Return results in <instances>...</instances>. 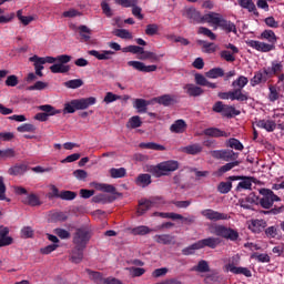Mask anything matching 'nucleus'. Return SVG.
<instances>
[{
  "mask_svg": "<svg viewBox=\"0 0 284 284\" xmlns=\"http://www.w3.org/2000/svg\"><path fill=\"white\" fill-rule=\"evenodd\" d=\"M165 201L161 197H153L151 200H145L146 210H152V207H159V205H163Z\"/></svg>",
  "mask_w": 284,
  "mask_h": 284,
  "instance_id": "obj_50",
  "label": "nucleus"
},
{
  "mask_svg": "<svg viewBox=\"0 0 284 284\" xmlns=\"http://www.w3.org/2000/svg\"><path fill=\"white\" fill-rule=\"evenodd\" d=\"M38 110H41L42 113H37L34 115L36 121L45 122L49 116H54L55 114H61V110L54 109V106L50 104H44L38 106Z\"/></svg>",
  "mask_w": 284,
  "mask_h": 284,
  "instance_id": "obj_8",
  "label": "nucleus"
},
{
  "mask_svg": "<svg viewBox=\"0 0 284 284\" xmlns=\"http://www.w3.org/2000/svg\"><path fill=\"white\" fill-rule=\"evenodd\" d=\"M17 17L22 26H30L36 19L34 16H23V10L21 9L17 11Z\"/></svg>",
  "mask_w": 284,
  "mask_h": 284,
  "instance_id": "obj_43",
  "label": "nucleus"
},
{
  "mask_svg": "<svg viewBox=\"0 0 284 284\" xmlns=\"http://www.w3.org/2000/svg\"><path fill=\"white\" fill-rule=\"evenodd\" d=\"M92 186L94 187V190H98L99 192H106V194H115V196H123V194L116 192V187H114V185L112 184L93 182Z\"/></svg>",
  "mask_w": 284,
  "mask_h": 284,
  "instance_id": "obj_14",
  "label": "nucleus"
},
{
  "mask_svg": "<svg viewBox=\"0 0 284 284\" xmlns=\"http://www.w3.org/2000/svg\"><path fill=\"white\" fill-rule=\"evenodd\" d=\"M152 183V175L145 173V174H140L136 179V184L141 185L142 187H148Z\"/></svg>",
  "mask_w": 284,
  "mask_h": 284,
  "instance_id": "obj_44",
  "label": "nucleus"
},
{
  "mask_svg": "<svg viewBox=\"0 0 284 284\" xmlns=\"http://www.w3.org/2000/svg\"><path fill=\"white\" fill-rule=\"evenodd\" d=\"M19 132H37V126L34 124L24 123L17 128Z\"/></svg>",
  "mask_w": 284,
  "mask_h": 284,
  "instance_id": "obj_64",
  "label": "nucleus"
},
{
  "mask_svg": "<svg viewBox=\"0 0 284 284\" xmlns=\"http://www.w3.org/2000/svg\"><path fill=\"white\" fill-rule=\"evenodd\" d=\"M83 252H85V248L74 246L70 254L71 263H75V264L81 263V261H83Z\"/></svg>",
  "mask_w": 284,
  "mask_h": 284,
  "instance_id": "obj_24",
  "label": "nucleus"
},
{
  "mask_svg": "<svg viewBox=\"0 0 284 284\" xmlns=\"http://www.w3.org/2000/svg\"><path fill=\"white\" fill-rule=\"evenodd\" d=\"M189 97H201L205 91L195 84L189 83L183 87Z\"/></svg>",
  "mask_w": 284,
  "mask_h": 284,
  "instance_id": "obj_23",
  "label": "nucleus"
},
{
  "mask_svg": "<svg viewBox=\"0 0 284 284\" xmlns=\"http://www.w3.org/2000/svg\"><path fill=\"white\" fill-rule=\"evenodd\" d=\"M205 77L207 79H219L220 77H225V71L221 68H213L205 73Z\"/></svg>",
  "mask_w": 284,
  "mask_h": 284,
  "instance_id": "obj_41",
  "label": "nucleus"
},
{
  "mask_svg": "<svg viewBox=\"0 0 284 284\" xmlns=\"http://www.w3.org/2000/svg\"><path fill=\"white\" fill-rule=\"evenodd\" d=\"M281 99V93H278V89L275 85L268 87V100L274 103V101H278Z\"/></svg>",
  "mask_w": 284,
  "mask_h": 284,
  "instance_id": "obj_51",
  "label": "nucleus"
},
{
  "mask_svg": "<svg viewBox=\"0 0 284 284\" xmlns=\"http://www.w3.org/2000/svg\"><path fill=\"white\" fill-rule=\"evenodd\" d=\"M261 38L268 41V43H272V45H274V43H276V41H278L276 33H274V31H272V30H264L261 33Z\"/></svg>",
  "mask_w": 284,
  "mask_h": 284,
  "instance_id": "obj_40",
  "label": "nucleus"
},
{
  "mask_svg": "<svg viewBox=\"0 0 284 284\" xmlns=\"http://www.w3.org/2000/svg\"><path fill=\"white\" fill-rule=\"evenodd\" d=\"M88 53L90 57H95L99 61H110V59H112V54H115L114 51L111 50H104L102 52L90 50Z\"/></svg>",
  "mask_w": 284,
  "mask_h": 284,
  "instance_id": "obj_18",
  "label": "nucleus"
},
{
  "mask_svg": "<svg viewBox=\"0 0 284 284\" xmlns=\"http://www.w3.org/2000/svg\"><path fill=\"white\" fill-rule=\"evenodd\" d=\"M267 239H276L278 236V226H268L265 229Z\"/></svg>",
  "mask_w": 284,
  "mask_h": 284,
  "instance_id": "obj_62",
  "label": "nucleus"
},
{
  "mask_svg": "<svg viewBox=\"0 0 284 284\" xmlns=\"http://www.w3.org/2000/svg\"><path fill=\"white\" fill-rule=\"evenodd\" d=\"M248 83V80L246 77L241 75L237 80H234L232 82V88L234 90H240V92H243V87Z\"/></svg>",
  "mask_w": 284,
  "mask_h": 284,
  "instance_id": "obj_47",
  "label": "nucleus"
},
{
  "mask_svg": "<svg viewBox=\"0 0 284 284\" xmlns=\"http://www.w3.org/2000/svg\"><path fill=\"white\" fill-rule=\"evenodd\" d=\"M138 59H140V61H148L149 59L152 61V63L160 61V58L156 55V53L152 51H145V49H142V53L138 57Z\"/></svg>",
  "mask_w": 284,
  "mask_h": 284,
  "instance_id": "obj_35",
  "label": "nucleus"
},
{
  "mask_svg": "<svg viewBox=\"0 0 284 284\" xmlns=\"http://www.w3.org/2000/svg\"><path fill=\"white\" fill-rule=\"evenodd\" d=\"M85 272L89 275V278L91 281H93V283H95V284H105V278L106 277H103V273L92 271L90 268H87Z\"/></svg>",
  "mask_w": 284,
  "mask_h": 284,
  "instance_id": "obj_26",
  "label": "nucleus"
},
{
  "mask_svg": "<svg viewBox=\"0 0 284 284\" xmlns=\"http://www.w3.org/2000/svg\"><path fill=\"white\" fill-rule=\"evenodd\" d=\"M110 174L112 179H123V176H125L126 171L125 168H120V169H111L110 170Z\"/></svg>",
  "mask_w": 284,
  "mask_h": 284,
  "instance_id": "obj_54",
  "label": "nucleus"
},
{
  "mask_svg": "<svg viewBox=\"0 0 284 284\" xmlns=\"http://www.w3.org/2000/svg\"><path fill=\"white\" fill-rule=\"evenodd\" d=\"M184 154H191L192 156H196V154H201L203 152V146L199 143L186 145L182 149Z\"/></svg>",
  "mask_w": 284,
  "mask_h": 284,
  "instance_id": "obj_28",
  "label": "nucleus"
},
{
  "mask_svg": "<svg viewBox=\"0 0 284 284\" xmlns=\"http://www.w3.org/2000/svg\"><path fill=\"white\" fill-rule=\"evenodd\" d=\"M211 234H214L215 236H221L222 239H227L229 241H239V232L223 225L212 226Z\"/></svg>",
  "mask_w": 284,
  "mask_h": 284,
  "instance_id": "obj_5",
  "label": "nucleus"
},
{
  "mask_svg": "<svg viewBox=\"0 0 284 284\" xmlns=\"http://www.w3.org/2000/svg\"><path fill=\"white\" fill-rule=\"evenodd\" d=\"M22 203L24 205H30L31 207H37L41 205V200H39V196H37V194L31 193L22 200Z\"/></svg>",
  "mask_w": 284,
  "mask_h": 284,
  "instance_id": "obj_33",
  "label": "nucleus"
},
{
  "mask_svg": "<svg viewBox=\"0 0 284 284\" xmlns=\"http://www.w3.org/2000/svg\"><path fill=\"white\" fill-rule=\"evenodd\" d=\"M220 243H221V240L214 236H210V237L197 241V244L200 245V250H203V247H210L211 250H216Z\"/></svg>",
  "mask_w": 284,
  "mask_h": 284,
  "instance_id": "obj_13",
  "label": "nucleus"
},
{
  "mask_svg": "<svg viewBox=\"0 0 284 284\" xmlns=\"http://www.w3.org/2000/svg\"><path fill=\"white\" fill-rule=\"evenodd\" d=\"M50 71L53 74H65L67 72H70V65L55 63V64L50 67Z\"/></svg>",
  "mask_w": 284,
  "mask_h": 284,
  "instance_id": "obj_37",
  "label": "nucleus"
},
{
  "mask_svg": "<svg viewBox=\"0 0 284 284\" xmlns=\"http://www.w3.org/2000/svg\"><path fill=\"white\" fill-rule=\"evenodd\" d=\"M148 105H150V101L144 99H135L133 104L140 114L148 112Z\"/></svg>",
  "mask_w": 284,
  "mask_h": 284,
  "instance_id": "obj_36",
  "label": "nucleus"
},
{
  "mask_svg": "<svg viewBox=\"0 0 284 284\" xmlns=\"http://www.w3.org/2000/svg\"><path fill=\"white\" fill-rule=\"evenodd\" d=\"M122 52H130L131 54H142L143 47L129 45L122 49Z\"/></svg>",
  "mask_w": 284,
  "mask_h": 284,
  "instance_id": "obj_60",
  "label": "nucleus"
},
{
  "mask_svg": "<svg viewBox=\"0 0 284 284\" xmlns=\"http://www.w3.org/2000/svg\"><path fill=\"white\" fill-rule=\"evenodd\" d=\"M226 148H231L232 150L243 151V143L237 139L231 138L226 141Z\"/></svg>",
  "mask_w": 284,
  "mask_h": 284,
  "instance_id": "obj_49",
  "label": "nucleus"
},
{
  "mask_svg": "<svg viewBox=\"0 0 284 284\" xmlns=\"http://www.w3.org/2000/svg\"><path fill=\"white\" fill-rule=\"evenodd\" d=\"M143 125V121H141V116L134 115L129 119L126 123V128H130L131 130H136V128H141Z\"/></svg>",
  "mask_w": 284,
  "mask_h": 284,
  "instance_id": "obj_42",
  "label": "nucleus"
},
{
  "mask_svg": "<svg viewBox=\"0 0 284 284\" xmlns=\"http://www.w3.org/2000/svg\"><path fill=\"white\" fill-rule=\"evenodd\" d=\"M256 125L257 128L266 130V132H274L276 130V122H274V120H260Z\"/></svg>",
  "mask_w": 284,
  "mask_h": 284,
  "instance_id": "obj_31",
  "label": "nucleus"
},
{
  "mask_svg": "<svg viewBox=\"0 0 284 284\" xmlns=\"http://www.w3.org/2000/svg\"><path fill=\"white\" fill-rule=\"evenodd\" d=\"M65 88H69L71 90H77V88H81L83 85V80L81 79H74V80H69L64 82Z\"/></svg>",
  "mask_w": 284,
  "mask_h": 284,
  "instance_id": "obj_56",
  "label": "nucleus"
},
{
  "mask_svg": "<svg viewBox=\"0 0 284 284\" xmlns=\"http://www.w3.org/2000/svg\"><path fill=\"white\" fill-rule=\"evenodd\" d=\"M8 172L11 176H21L22 174H26V172H28V165L26 164L14 165V166H11Z\"/></svg>",
  "mask_w": 284,
  "mask_h": 284,
  "instance_id": "obj_34",
  "label": "nucleus"
},
{
  "mask_svg": "<svg viewBox=\"0 0 284 284\" xmlns=\"http://www.w3.org/2000/svg\"><path fill=\"white\" fill-rule=\"evenodd\" d=\"M126 271L130 273V276H132V278H136L145 274V268H141V267H134V266L126 267Z\"/></svg>",
  "mask_w": 284,
  "mask_h": 284,
  "instance_id": "obj_53",
  "label": "nucleus"
},
{
  "mask_svg": "<svg viewBox=\"0 0 284 284\" xmlns=\"http://www.w3.org/2000/svg\"><path fill=\"white\" fill-rule=\"evenodd\" d=\"M241 165L240 161H233L224 164L219 169L220 174H225V172H230V170H234V168Z\"/></svg>",
  "mask_w": 284,
  "mask_h": 284,
  "instance_id": "obj_52",
  "label": "nucleus"
},
{
  "mask_svg": "<svg viewBox=\"0 0 284 284\" xmlns=\"http://www.w3.org/2000/svg\"><path fill=\"white\" fill-rule=\"evenodd\" d=\"M90 239H92V233H90L85 227H80L73 233L72 243L74 247H82L85 250L88 247V243H90Z\"/></svg>",
  "mask_w": 284,
  "mask_h": 284,
  "instance_id": "obj_4",
  "label": "nucleus"
},
{
  "mask_svg": "<svg viewBox=\"0 0 284 284\" xmlns=\"http://www.w3.org/2000/svg\"><path fill=\"white\" fill-rule=\"evenodd\" d=\"M113 34H115V37H119L120 39H132V33H130V31L125 29H116L115 31H113Z\"/></svg>",
  "mask_w": 284,
  "mask_h": 284,
  "instance_id": "obj_61",
  "label": "nucleus"
},
{
  "mask_svg": "<svg viewBox=\"0 0 284 284\" xmlns=\"http://www.w3.org/2000/svg\"><path fill=\"white\" fill-rule=\"evenodd\" d=\"M247 95L243 94V91L239 89H233L230 91V100L231 101H247Z\"/></svg>",
  "mask_w": 284,
  "mask_h": 284,
  "instance_id": "obj_39",
  "label": "nucleus"
},
{
  "mask_svg": "<svg viewBox=\"0 0 284 284\" xmlns=\"http://www.w3.org/2000/svg\"><path fill=\"white\" fill-rule=\"evenodd\" d=\"M171 132L174 134H183L185 130H187V123L184 122V120H176L171 126Z\"/></svg>",
  "mask_w": 284,
  "mask_h": 284,
  "instance_id": "obj_29",
  "label": "nucleus"
},
{
  "mask_svg": "<svg viewBox=\"0 0 284 284\" xmlns=\"http://www.w3.org/2000/svg\"><path fill=\"white\" fill-rule=\"evenodd\" d=\"M153 101H155V103H159L160 105H164V108H169V105H174V103H176V97L171 94H164L154 98Z\"/></svg>",
  "mask_w": 284,
  "mask_h": 284,
  "instance_id": "obj_19",
  "label": "nucleus"
},
{
  "mask_svg": "<svg viewBox=\"0 0 284 284\" xmlns=\"http://www.w3.org/2000/svg\"><path fill=\"white\" fill-rule=\"evenodd\" d=\"M94 103H97L94 97L71 100L64 104L63 114H74L75 110H88Z\"/></svg>",
  "mask_w": 284,
  "mask_h": 284,
  "instance_id": "obj_2",
  "label": "nucleus"
},
{
  "mask_svg": "<svg viewBox=\"0 0 284 284\" xmlns=\"http://www.w3.org/2000/svg\"><path fill=\"white\" fill-rule=\"evenodd\" d=\"M192 272H197L199 274H207V272H211L210 263L205 260H201L197 262V265L192 267Z\"/></svg>",
  "mask_w": 284,
  "mask_h": 284,
  "instance_id": "obj_32",
  "label": "nucleus"
},
{
  "mask_svg": "<svg viewBox=\"0 0 284 284\" xmlns=\"http://www.w3.org/2000/svg\"><path fill=\"white\" fill-rule=\"evenodd\" d=\"M250 47L254 48L258 52H272V50H274V44H270L261 41H254V40H251Z\"/></svg>",
  "mask_w": 284,
  "mask_h": 284,
  "instance_id": "obj_20",
  "label": "nucleus"
},
{
  "mask_svg": "<svg viewBox=\"0 0 284 284\" xmlns=\"http://www.w3.org/2000/svg\"><path fill=\"white\" fill-rule=\"evenodd\" d=\"M222 19H223V16H221V13L210 12L202 17V23L206 22V23H213V26H219Z\"/></svg>",
  "mask_w": 284,
  "mask_h": 284,
  "instance_id": "obj_21",
  "label": "nucleus"
},
{
  "mask_svg": "<svg viewBox=\"0 0 284 284\" xmlns=\"http://www.w3.org/2000/svg\"><path fill=\"white\" fill-rule=\"evenodd\" d=\"M232 190V182H221L217 186L220 194H227Z\"/></svg>",
  "mask_w": 284,
  "mask_h": 284,
  "instance_id": "obj_58",
  "label": "nucleus"
},
{
  "mask_svg": "<svg viewBox=\"0 0 284 284\" xmlns=\"http://www.w3.org/2000/svg\"><path fill=\"white\" fill-rule=\"evenodd\" d=\"M205 136H213L214 139H219L221 136H224V139H227L230 136V133L222 131L219 128H209L204 130Z\"/></svg>",
  "mask_w": 284,
  "mask_h": 284,
  "instance_id": "obj_25",
  "label": "nucleus"
},
{
  "mask_svg": "<svg viewBox=\"0 0 284 284\" xmlns=\"http://www.w3.org/2000/svg\"><path fill=\"white\" fill-rule=\"evenodd\" d=\"M217 26L222 28V30H225V32H236V26L233 22L227 21L223 18Z\"/></svg>",
  "mask_w": 284,
  "mask_h": 284,
  "instance_id": "obj_45",
  "label": "nucleus"
},
{
  "mask_svg": "<svg viewBox=\"0 0 284 284\" xmlns=\"http://www.w3.org/2000/svg\"><path fill=\"white\" fill-rule=\"evenodd\" d=\"M267 227V222L265 220H252L251 222V231L254 234H261L263 230Z\"/></svg>",
  "mask_w": 284,
  "mask_h": 284,
  "instance_id": "obj_27",
  "label": "nucleus"
},
{
  "mask_svg": "<svg viewBox=\"0 0 284 284\" xmlns=\"http://www.w3.org/2000/svg\"><path fill=\"white\" fill-rule=\"evenodd\" d=\"M239 263H241V256L239 254L233 255L229 258V263L225 264V272H231L232 274H243L244 276H250V270L245 267H237Z\"/></svg>",
  "mask_w": 284,
  "mask_h": 284,
  "instance_id": "obj_7",
  "label": "nucleus"
},
{
  "mask_svg": "<svg viewBox=\"0 0 284 284\" xmlns=\"http://www.w3.org/2000/svg\"><path fill=\"white\" fill-rule=\"evenodd\" d=\"M118 6H122V8H134V6H139V0H114Z\"/></svg>",
  "mask_w": 284,
  "mask_h": 284,
  "instance_id": "obj_55",
  "label": "nucleus"
},
{
  "mask_svg": "<svg viewBox=\"0 0 284 284\" xmlns=\"http://www.w3.org/2000/svg\"><path fill=\"white\" fill-rule=\"evenodd\" d=\"M210 154L213 159H217V160L221 159L222 161L234 162L236 161V159H239V153L230 149L210 151Z\"/></svg>",
  "mask_w": 284,
  "mask_h": 284,
  "instance_id": "obj_9",
  "label": "nucleus"
},
{
  "mask_svg": "<svg viewBox=\"0 0 284 284\" xmlns=\"http://www.w3.org/2000/svg\"><path fill=\"white\" fill-rule=\"evenodd\" d=\"M184 17L190 19L191 23H203V17H201V12L194 8L185 9Z\"/></svg>",
  "mask_w": 284,
  "mask_h": 284,
  "instance_id": "obj_16",
  "label": "nucleus"
},
{
  "mask_svg": "<svg viewBox=\"0 0 284 284\" xmlns=\"http://www.w3.org/2000/svg\"><path fill=\"white\" fill-rule=\"evenodd\" d=\"M196 250H201V246L199 245V242H195L191 244L190 246H186L182 250L183 256H192L193 254H196Z\"/></svg>",
  "mask_w": 284,
  "mask_h": 284,
  "instance_id": "obj_46",
  "label": "nucleus"
},
{
  "mask_svg": "<svg viewBox=\"0 0 284 284\" xmlns=\"http://www.w3.org/2000/svg\"><path fill=\"white\" fill-rule=\"evenodd\" d=\"M78 30L82 41H90L91 39L90 34H92V30H90L88 26L82 24L78 28Z\"/></svg>",
  "mask_w": 284,
  "mask_h": 284,
  "instance_id": "obj_48",
  "label": "nucleus"
},
{
  "mask_svg": "<svg viewBox=\"0 0 284 284\" xmlns=\"http://www.w3.org/2000/svg\"><path fill=\"white\" fill-rule=\"evenodd\" d=\"M145 34L148 37H154V34H159V24L151 23L146 26Z\"/></svg>",
  "mask_w": 284,
  "mask_h": 284,
  "instance_id": "obj_59",
  "label": "nucleus"
},
{
  "mask_svg": "<svg viewBox=\"0 0 284 284\" xmlns=\"http://www.w3.org/2000/svg\"><path fill=\"white\" fill-rule=\"evenodd\" d=\"M283 72V62L274 60L271 67L264 69V72H258L251 80L252 85H258V83H265L267 79L272 77H278Z\"/></svg>",
  "mask_w": 284,
  "mask_h": 284,
  "instance_id": "obj_1",
  "label": "nucleus"
},
{
  "mask_svg": "<svg viewBox=\"0 0 284 284\" xmlns=\"http://www.w3.org/2000/svg\"><path fill=\"white\" fill-rule=\"evenodd\" d=\"M213 112L222 114V116H225L226 119H232L233 116H239V114H241V111L236 110V108L223 104L221 101L214 103Z\"/></svg>",
  "mask_w": 284,
  "mask_h": 284,
  "instance_id": "obj_6",
  "label": "nucleus"
},
{
  "mask_svg": "<svg viewBox=\"0 0 284 284\" xmlns=\"http://www.w3.org/2000/svg\"><path fill=\"white\" fill-rule=\"evenodd\" d=\"M154 241L160 243V245H176V237L170 234L155 235Z\"/></svg>",
  "mask_w": 284,
  "mask_h": 284,
  "instance_id": "obj_17",
  "label": "nucleus"
},
{
  "mask_svg": "<svg viewBox=\"0 0 284 284\" xmlns=\"http://www.w3.org/2000/svg\"><path fill=\"white\" fill-rule=\"evenodd\" d=\"M179 170V162L174 160H169L151 169V173L156 179H161V176H169L171 172H176Z\"/></svg>",
  "mask_w": 284,
  "mask_h": 284,
  "instance_id": "obj_3",
  "label": "nucleus"
},
{
  "mask_svg": "<svg viewBox=\"0 0 284 284\" xmlns=\"http://www.w3.org/2000/svg\"><path fill=\"white\" fill-rule=\"evenodd\" d=\"M276 201H281V197L274 194V192L271 190H264V197L261 199L260 205H262V207L265 210H270V207H272Z\"/></svg>",
  "mask_w": 284,
  "mask_h": 284,
  "instance_id": "obj_10",
  "label": "nucleus"
},
{
  "mask_svg": "<svg viewBox=\"0 0 284 284\" xmlns=\"http://www.w3.org/2000/svg\"><path fill=\"white\" fill-rule=\"evenodd\" d=\"M113 201H116V196L105 195L103 193L92 197V203H101L102 205H105V203H113Z\"/></svg>",
  "mask_w": 284,
  "mask_h": 284,
  "instance_id": "obj_30",
  "label": "nucleus"
},
{
  "mask_svg": "<svg viewBox=\"0 0 284 284\" xmlns=\"http://www.w3.org/2000/svg\"><path fill=\"white\" fill-rule=\"evenodd\" d=\"M128 65L131 68H134V70H138L139 72H156V64L145 65V63L141 61H129Z\"/></svg>",
  "mask_w": 284,
  "mask_h": 284,
  "instance_id": "obj_11",
  "label": "nucleus"
},
{
  "mask_svg": "<svg viewBox=\"0 0 284 284\" xmlns=\"http://www.w3.org/2000/svg\"><path fill=\"white\" fill-rule=\"evenodd\" d=\"M140 148H142V150H155L158 152H163L165 151V146L162 145V144H158V143H154V142H142L140 143Z\"/></svg>",
  "mask_w": 284,
  "mask_h": 284,
  "instance_id": "obj_38",
  "label": "nucleus"
},
{
  "mask_svg": "<svg viewBox=\"0 0 284 284\" xmlns=\"http://www.w3.org/2000/svg\"><path fill=\"white\" fill-rule=\"evenodd\" d=\"M10 229L8 226L0 225V247L12 245L13 239L8 236Z\"/></svg>",
  "mask_w": 284,
  "mask_h": 284,
  "instance_id": "obj_15",
  "label": "nucleus"
},
{
  "mask_svg": "<svg viewBox=\"0 0 284 284\" xmlns=\"http://www.w3.org/2000/svg\"><path fill=\"white\" fill-rule=\"evenodd\" d=\"M243 179H244V181H243ZM229 181H242L236 186L237 192H241V190H250V176L243 178V176L233 175V176L229 178Z\"/></svg>",
  "mask_w": 284,
  "mask_h": 284,
  "instance_id": "obj_22",
  "label": "nucleus"
},
{
  "mask_svg": "<svg viewBox=\"0 0 284 284\" xmlns=\"http://www.w3.org/2000/svg\"><path fill=\"white\" fill-rule=\"evenodd\" d=\"M202 215H204L209 221H227V214L220 213L219 211H214L212 209L202 211Z\"/></svg>",
  "mask_w": 284,
  "mask_h": 284,
  "instance_id": "obj_12",
  "label": "nucleus"
},
{
  "mask_svg": "<svg viewBox=\"0 0 284 284\" xmlns=\"http://www.w3.org/2000/svg\"><path fill=\"white\" fill-rule=\"evenodd\" d=\"M60 199L62 201H74L77 199V192H74V191H62V192H60Z\"/></svg>",
  "mask_w": 284,
  "mask_h": 284,
  "instance_id": "obj_57",
  "label": "nucleus"
},
{
  "mask_svg": "<svg viewBox=\"0 0 284 284\" xmlns=\"http://www.w3.org/2000/svg\"><path fill=\"white\" fill-rule=\"evenodd\" d=\"M32 236H34V230L31 226L21 229V239H32Z\"/></svg>",
  "mask_w": 284,
  "mask_h": 284,
  "instance_id": "obj_63",
  "label": "nucleus"
}]
</instances>
